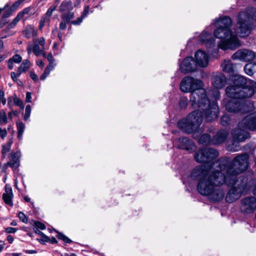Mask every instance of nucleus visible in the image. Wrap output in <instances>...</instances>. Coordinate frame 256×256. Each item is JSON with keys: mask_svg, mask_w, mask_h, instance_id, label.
<instances>
[{"mask_svg": "<svg viewBox=\"0 0 256 256\" xmlns=\"http://www.w3.org/2000/svg\"><path fill=\"white\" fill-rule=\"evenodd\" d=\"M8 134L7 130L6 128H2L0 127V138L2 140H4Z\"/></svg>", "mask_w": 256, "mask_h": 256, "instance_id": "obj_38", "label": "nucleus"}, {"mask_svg": "<svg viewBox=\"0 0 256 256\" xmlns=\"http://www.w3.org/2000/svg\"><path fill=\"white\" fill-rule=\"evenodd\" d=\"M252 192L254 194L256 195V184L254 186V188L252 189Z\"/></svg>", "mask_w": 256, "mask_h": 256, "instance_id": "obj_64", "label": "nucleus"}, {"mask_svg": "<svg viewBox=\"0 0 256 256\" xmlns=\"http://www.w3.org/2000/svg\"><path fill=\"white\" fill-rule=\"evenodd\" d=\"M230 118L227 114L223 116L221 118V123L223 126L228 125L230 122Z\"/></svg>", "mask_w": 256, "mask_h": 256, "instance_id": "obj_35", "label": "nucleus"}, {"mask_svg": "<svg viewBox=\"0 0 256 256\" xmlns=\"http://www.w3.org/2000/svg\"><path fill=\"white\" fill-rule=\"evenodd\" d=\"M72 8V3L70 0L62 2L60 6V10L62 12H64L68 10H71Z\"/></svg>", "mask_w": 256, "mask_h": 256, "instance_id": "obj_26", "label": "nucleus"}, {"mask_svg": "<svg viewBox=\"0 0 256 256\" xmlns=\"http://www.w3.org/2000/svg\"><path fill=\"white\" fill-rule=\"evenodd\" d=\"M34 226L40 230H44L46 228V226L44 224L42 223L39 222H34Z\"/></svg>", "mask_w": 256, "mask_h": 256, "instance_id": "obj_40", "label": "nucleus"}, {"mask_svg": "<svg viewBox=\"0 0 256 256\" xmlns=\"http://www.w3.org/2000/svg\"><path fill=\"white\" fill-rule=\"evenodd\" d=\"M89 6H86L85 8H84V12L82 14V17H84L85 18L87 14H88V12H89Z\"/></svg>", "mask_w": 256, "mask_h": 256, "instance_id": "obj_49", "label": "nucleus"}, {"mask_svg": "<svg viewBox=\"0 0 256 256\" xmlns=\"http://www.w3.org/2000/svg\"><path fill=\"white\" fill-rule=\"evenodd\" d=\"M31 112V107L28 104L26 106L25 113L24 115V120H27L30 115Z\"/></svg>", "mask_w": 256, "mask_h": 256, "instance_id": "obj_33", "label": "nucleus"}, {"mask_svg": "<svg viewBox=\"0 0 256 256\" xmlns=\"http://www.w3.org/2000/svg\"><path fill=\"white\" fill-rule=\"evenodd\" d=\"M48 18L46 16L43 18L41 19L40 22V28L42 29L44 26V24L46 22H48Z\"/></svg>", "mask_w": 256, "mask_h": 256, "instance_id": "obj_43", "label": "nucleus"}, {"mask_svg": "<svg viewBox=\"0 0 256 256\" xmlns=\"http://www.w3.org/2000/svg\"><path fill=\"white\" fill-rule=\"evenodd\" d=\"M244 130H256V112L246 116L239 122L238 128L232 132L234 141L243 142L249 137V134Z\"/></svg>", "mask_w": 256, "mask_h": 256, "instance_id": "obj_6", "label": "nucleus"}, {"mask_svg": "<svg viewBox=\"0 0 256 256\" xmlns=\"http://www.w3.org/2000/svg\"><path fill=\"white\" fill-rule=\"evenodd\" d=\"M5 230L7 233H14L16 232V228L8 227L6 228Z\"/></svg>", "mask_w": 256, "mask_h": 256, "instance_id": "obj_48", "label": "nucleus"}, {"mask_svg": "<svg viewBox=\"0 0 256 256\" xmlns=\"http://www.w3.org/2000/svg\"><path fill=\"white\" fill-rule=\"evenodd\" d=\"M212 84L216 89L222 88L226 84V78L223 74H220L213 77Z\"/></svg>", "mask_w": 256, "mask_h": 256, "instance_id": "obj_18", "label": "nucleus"}, {"mask_svg": "<svg viewBox=\"0 0 256 256\" xmlns=\"http://www.w3.org/2000/svg\"><path fill=\"white\" fill-rule=\"evenodd\" d=\"M68 22L66 20V19L64 18V20L61 22L60 26V28L61 30H64L66 28V24Z\"/></svg>", "mask_w": 256, "mask_h": 256, "instance_id": "obj_47", "label": "nucleus"}, {"mask_svg": "<svg viewBox=\"0 0 256 256\" xmlns=\"http://www.w3.org/2000/svg\"><path fill=\"white\" fill-rule=\"evenodd\" d=\"M8 123V118L4 110L0 112V124L4 125Z\"/></svg>", "mask_w": 256, "mask_h": 256, "instance_id": "obj_30", "label": "nucleus"}, {"mask_svg": "<svg viewBox=\"0 0 256 256\" xmlns=\"http://www.w3.org/2000/svg\"><path fill=\"white\" fill-rule=\"evenodd\" d=\"M8 130H12V134L8 137L6 142L2 146V153L4 158L6 156L7 153L10 151L12 145L14 142V130L11 125L8 126Z\"/></svg>", "mask_w": 256, "mask_h": 256, "instance_id": "obj_16", "label": "nucleus"}, {"mask_svg": "<svg viewBox=\"0 0 256 256\" xmlns=\"http://www.w3.org/2000/svg\"><path fill=\"white\" fill-rule=\"evenodd\" d=\"M232 80L234 84L226 90V93L230 98H248L251 97L256 90V82L252 80L248 82L242 76L235 74Z\"/></svg>", "mask_w": 256, "mask_h": 256, "instance_id": "obj_5", "label": "nucleus"}, {"mask_svg": "<svg viewBox=\"0 0 256 256\" xmlns=\"http://www.w3.org/2000/svg\"><path fill=\"white\" fill-rule=\"evenodd\" d=\"M21 153L20 151L12 152L9 156V160L6 164V166H9L13 170L16 169L20 166V158Z\"/></svg>", "mask_w": 256, "mask_h": 256, "instance_id": "obj_17", "label": "nucleus"}, {"mask_svg": "<svg viewBox=\"0 0 256 256\" xmlns=\"http://www.w3.org/2000/svg\"><path fill=\"white\" fill-rule=\"evenodd\" d=\"M18 217L20 219L24 222L26 223L28 222V219L26 215L22 212L18 213Z\"/></svg>", "mask_w": 256, "mask_h": 256, "instance_id": "obj_42", "label": "nucleus"}, {"mask_svg": "<svg viewBox=\"0 0 256 256\" xmlns=\"http://www.w3.org/2000/svg\"><path fill=\"white\" fill-rule=\"evenodd\" d=\"M244 70L245 72L249 76H252L256 71V64H246L244 68Z\"/></svg>", "mask_w": 256, "mask_h": 256, "instance_id": "obj_25", "label": "nucleus"}, {"mask_svg": "<svg viewBox=\"0 0 256 256\" xmlns=\"http://www.w3.org/2000/svg\"><path fill=\"white\" fill-rule=\"evenodd\" d=\"M22 2V0H18L15 2L11 6V10H15L20 5Z\"/></svg>", "mask_w": 256, "mask_h": 256, "instance_id": "obj_41", "label": "nucleus"}, {"mask_svg": "<svg viewBox=\"0 0 256 256\" xmlns=\"http://www.w3.org/2000/svg\"><path fill=\"white\" fill-rule=\"evenodd\" d=\"M44 44L45 40L44 38H40L38 40H34L32 48H31V46L28 48V53L30 54L32 49V51L36 56H38L41 54V53L44 50Z\"/></svg>", "mask_w": 256, "mask_h": 256, "instance_id": "obj_15", "label": "nucleus"}, {"mask_svg": "<svg viewBox=\"0 0 256 256\" xmlns=\"http://www.w3.org/2000/svg\"><path fill=\"white\" fill-rule=\"evenodd\" d=\"M84 18V17H82V16H81L80 17L78 18L76 20L72 21V23L73 24H75V25L80 24L82 22Z\"/></svg>", "mask_w": 256, "mask_h": 256, "instance_id": "obj_44", "label": "nucleus"}, {"mask_svg": "<svg viewBox=\"0 0 256 256\" xmlns=\"http://www.w3.org/2000/svg\"><path fill=\"white\" fill-rule=\"evenodd\" d=\"M221 66L223 71L231 73L233 72V66L230 60H224Z\"/></svg>", "mask_w": 256, "mask_h": 256, "instance_id": "obj_24", "label": "nucleus"}, {"mask_svg": "<svg viewBox=\"0 0 256 256\" xmlns=\"http://www.w3.org/2000/svg\"><path fill=\"white\" fill-rule=\"evenodd\" d=\"M210 141V137L208 134H202L198 139V142L201 144H207Z\"/></svg>", "mask_w": 256, "mask_h": 256, "instance_id": "obj_28", "label": "nucleus"}, {"mask_svg": "<svg viewBox=\"0 0 256 256\" xmlns=\"http://www.w3.org/2000/svg\"><path fill=\"white\" fill-rule=\"evenodd\" d=\"M32 8L30 7H28L24 8L22 10L19 12L18 14L22 18L25 16H30L33 14L34 12L31 11Z\"/></svg>", "mask_w": 256, "mask_h": 256, "instance_id": "obj_27", "label": "nucleus"}, {"mask_svg": "<svg viewBox=\"0 0 256 256\" xmlns=\"http://www.w3.org/2000/svg\"><path fill=\"white\" fill-rule=\"evenodd\" d=\"M24 252L25 253L28 254H33L36 253V250H24Z\"/></svg>", "mask_w": 256, "mask_h": 256, "instance_id": "obj_56", "label": "nucleus"}, {"mask_svg": "<svg viewBox=\"0 0 256 256\" xmlns=\"http://www.w3.org/2000/svg\"><path fill=\"white\" fill-rule=\"evenodd\" d=\"M23 133L24 132H18V138L19 140H22V136H23Z\"/></svg>", "mask_w": 256, "mask_h": 256, "instance_id": "obj_59", "label": "nucleus"}, {"mask_svg": "<svg viewBox=\"0 0 256 256\" xmlns=\"http://www.w3.org/2000/svg\"><path fill=\"white\" fill-rule=\"evenodd\" d=\"M248 156L243 154L236 157L230 163L226 159H222L208 168L202 166L196 168L191 176L198 180L197 188L199 193L208 196L212 201L218 202L224 196L220 186L226 184L231 188L226 196V201L231 203L238 200L246 183V180L239 175L248 168Z\"/></svg>", "mask_w": 256, "mask_h": 256, "instance_id": "obj_1", "label": "nucleus"}, {"mask_svg": "<svg viewBox=\"0 0 256 256\" xmlns=\"http://www.w3.org/2000/svg\"><path fill=\"white\" fill-rule=\"evenodd\" d=\"M38 66L40 67H44V64L42 60H38L36 62Z\"/></svg>", "mask_w": 256, "mask_h": 256, "instance_id": "obj_58", "label": "nucleus"}, {"mask_svg": "<svg viewBox=\"0 0 256 256\" xmlns=\"http://www.w3.org/2000/svg\"><path fill=\"white\" fill-rule=\"evenodd\" d=\"M254 9L250 8L248 12H241L237 16L236 24L234 26V32L240 37L248 36L253 26V18L250 14Z\"/></svg>", "mask_w": 256, "mask_h": 256, "instance_id": "obj_7", "label": "nucleus"}, {"mask_svg": "<svg viewBox=\"0 0 256 256\" xmlns=\"http://www.w3.org/2000/svg\"><path fill=\"white\" fill-rule=\"evenodd\" d=\"M24 35L27 38L36 36L37 31L32 25L28 26L23 31Z\"/></svg>", "mask_w": 256, "mask_h": 256, "instance_id": "obj_21", "label": "nucleus"}, {"mask_svg": "<svg viewBox=\"0 0 256 256\" xmlns=\"http://www.w3.org/2000/svg\"><path fill=\"white\" fill-rule=\"evenodd\" d=\"M198 68L194 60L190 56L185 58L180 65V69L184 73L195 71Z\"/></svg>", "mask_w": 256, "mask_h": 256, "instance_id": "obj_13", "label": "nucleus"}, {"mask_svg": "<svg viewBox=\"0 0 256 256\" xmlns=\"http://www.w3.org/2000/svg\"><path fill=\"white\" fill-rule=\"evenodd\" d=\"M32 94L30 92H27L26 94V102H31Z\"/></svg>", "mask_w": 256, "mask_h": 256, "instance_id": "obj_50", "label": "nucleus"}, {"mask_svg": "<svg viewBox=\"0 0 256 256\" xmlns=\"http://www.w3.org/2000/svg\"><path fill=\"white\" fill-rule=\"evenodd\" d=\"M18 112L16 110H14V111L12 110L8 113V116L10 120H12V116H18Z\"/></svg>", "mask_w": 256, "mask_h": 256, "instance_id": "obj_46", "label": "nucleus"}, {"mask_svg": "<svg viewBox=\"0 0 256 256\" xmlns=\"http://www.w3.org/2000/svg\"><path fill=\"white\" fill-rule=\"evenodd\" d=\"M14 240V238L10 235H9L7 236V240L10 244H12Z\"/></svg>", "mask_w": 256, "mask_h": 256, "instance_id": "obj_57", "label": "nucleus"}, {"mask_svg": "<svg viewBox=\"0 0 256 256\" xmlns=\"http://www.w3.org/2000/svg\"><path fill=\"white\" fill-rule=\"evenodd\" d=\"M47 59L49 62H54V58L52 56V55L51 53L49 54L47 56Z\"/></svg>", "mask_w": 256, "mask_h": 256, "instance_id": "obj_53", "label": "nucleus"}, {"mask_svg": "<svg viewBox=\"0 0 256 256\" xmlns=\"http://www.w3.org/2000/svg\"><path fill=\"white\" fill-rule=\"evenodd\" d=\"M64 255V256H76L74 253H66Z\"/></svg>", "mask_w": 256, "mask_h": 256, "instance_id": "obj_62", "label": "nucleus"}, {"mask_svg": "<svg viewBox=\"0 0 256 256\" xmlns=\"http://www.w3.org/2000/svg\"><path fill=\"white\" fill-rule=\"evenodd\" d=\"M227 136V133L224 131H220L216 134L214 138L213 142L215 144H219L226 140Z\"/></svg>", "mask_w": 256, "mask_h": 256, "instance_id": "obj_22", "label": "nucleus"}, {"mask_svg": "<svg viewBox=\"0 0 256 256\" xmlns=\"http://www.w3.org/2000/svg\"><path fill=\"white\" fill-rule=\"evenodd\" d=\"M22 72H24L22 70L19 68H18V70H17V72L16 74V75L18 77H19L20 76V75L21 74Z\"/></svg>", "mask_w": 256, "mask_h": 256, "instance_id": "obj_60", "label": "nucleus"}, {"mask_svg": "<svg viewBox=\"0 0 256 256\" xmlns=\"http://www.w3.org/2000/svg\"><path fill=\"white\" fill-rule=\"evenodd\" d=\"M54 10V8H50L47 11V12L46 14V17H50V16L52 15V12H53V11Z\"/></svg>", "mask_w": 256, "mask_h": 256, "instance_id": "obj_51", "label": "nucleus"}, {"mask_svg": "<svg viewBox=\"0 0 256 256\" xmlns=\"http://www.w3.org/2000/svg\"><path fill=\"white\" fill-rule=\"evenodd\" d=\"M179 142L180 144L178 148L182 149H185L186 150L191 151L194 150V145L193 142L186 138H180Z\"/></svg>", "mask_w": 256, "mask_h": 256, "instance_id": "obj_20", "label": "nucleus"}, {"mask_svg": "<svg viewBox=\"0 0 256 256\" xmlns=\"http://www.w3.org/2000/svg\"><path fill=\"white\" fill-rule=\"evenodd\" d=\"M209 56L204 50H198L194 54V61L198 66L205 68L208 66Z\"/></svg>", "mask_w": 256, "mask_h": 256, "instance_id": "obj_12", "label": "nucleus"}, {"mask_svg": "<svg viewBox=\"0 0 256 256\" xmlns=\"http://www.w3.org/2000/svg\"><path fill=\"white\" fill-rule=\"evenodd\" d=\"M54 62H50L49 64L46 68L48 69L49 70L51 71L54 68Z\"/></svg>", "mask_w": 256, "mask_h": 256, "instance_id": "obj_55", "label": "nucleus"}, {"mask_svg": "<svg viewBox=\"0 0 256 256\" xmlns=\"http://www.w3.org/2000/svg\"><path fill=\"white\" fill-rule=\"evenodd\" d=\"M255 57V53L247 49L240 50L232 56V58L233 60H240L244 62L252 61L254 60Z\"/></svg>", "mask_w": 256, "mask_h": 256, "instance_id": "obj_10", "label": "nucleus"}, {"mask_svg": "<svg viewBox=\"0 0 256 256\" xmlns=\"http://www.w3.org/2000/svg\"><path fill=\"white\" fill-rule=\"evenodd\" d=\"M22 19L20 16L18 14L14 19L8 24V28H14L17 23Z\"/></svg>", "mask_w": 256, "mask_h": 256, "instance_id": "obj_32", "label": "nucleus"}, {"mask_svg": "<svg viewBox=\"0 0 256 256\" xmlns=\"http://www.w3.org/2000/svg\"><path fill=\"white\" fill-rule=\"evenodd\" d=\"M10 76H11V78H12V80L14 81V82H17L18 81V80L17 79V76L16 75V74L12 72H11L10 74Z\"/></svg>", "mask_w": 256, "mask_h": 256, "instance_id": "obj_52", "label": "nucleus"}, {"mask_svg": "<svg viewBox=\"0 0 256 256\" xmlns=\"http://www.w3.org/2000/svg\"><path fill=\"white\" fill-rule=\"evenodd\" d=\"M203 86V82L200 80L191 76L183 78L180 85V90L182 92H191L190 102L192 106H198L202 108L204 106H206V102H208V100Z\"/></svg>", "mask_w": 256, "mask_h": 256, "instance_id": "obj_4", "label": "nucleus"}, {"mask_svg": "<svg viewBox=\"0 0 256 256\" xmlns=\"http://www.w3.org/2000/svg\"><path fill=\"white\" fill-rule=\"evenodd\" d=\"M211 32L212 31L208 32L207 29L204 30L198 36V42L206 44L208 48L212 47L214 46L215 42Z\"/></svg>", "mask_w": 256, "mask_h": 256, "instance_id": "obj_14", "label": "nucleus"}, {"mask_svg": "<svg viewBox=\"0 0 256 256\" xmlns=\"http://www.w3.org/2000/svg\"><path fill=\"white\" fill-rule=\"evenodd\" d=\"M212 94L215 100L210 104L208 100V102H206V106H204V108L198 106L193 107L198 108V110L178 122V126L180 129L187 133L194 132L202 122V112L204 113L205 119L208 122H211L217 118L219 111L216 100L219 98L220 94L218 90H214Z\"/></svg>", "mask_w": 256, "mask_h": 256, "instance_id": "obj_2", "label": "nucleus"}, {"mask_svg": "<svg viewBox=\"0 0 256 256\" xmlns=\"http://www.w3.org/2000/svg\"><path fill=\"white\" fill-rule=\"evenodd\" d=\"M0 102H2L3 105L6 104V99L4 98V91L2 90H0Z\"/></svg>", "mask_w": 256, "mask_h": 256, "instance_id": "obj_39", "label": "nucleus"}, {"mask_svg": "<svg viewBox=\"0 0 256 256\" xmlns=\"http://www.w3.org/2000/svg\"><path fill=\"white\" fill-rule=\"evenodd\" d=\"M218 156V152L213 148H204L199 150L195 154L194 158L198 162H208Z\"/></svg>", "mask_w": 256, "mask_h": 256, "instance_id": "obj_8", "label": "nucleus"}, {"mask_svg": "<svg viewBox=\"0 0 256 256\" xmlns=\"http://www.w3.org/2000/svg\"><path fill=\"white\" fill-rule=\"evenodd\" d=\"M180 106L182 108H185L188 104V99L186 98H182L179 102Z\"/></svg>", "mask_w": 256, "mask_h": 256, "instance_id": "obj_37", "label": "nucleus"}, {"mask_svg": "<svg viewBox=\"0 0 256 256\" xmlns=\"http://www.w3.org/2000/svg\"><path fill=\"white\" fill-rule=\"evenodd\" d=\"M241 210L246 214L253 212L256 210V198L254 197H247L241 200Z\"/></svg>", "mask_w": 256, "mask_h": 256, "instance_id": "obj_11", "label": "nucleus"}, {"mask_svg": "<svg viewBox=\"0 0 256 256\" xmlns=\"http://www.w3.org/2000/svg\"><path fill=\"white\" fill-rule=\"evenodd\" d=\"M22 60V57L18 54H14L12 58H10L8 62V68L12 70L14 68V63L18 64Z\"/></svg>", "mask_w": 256, "mask_h": 256, "instance_id": "obj_23", "label": "nucleus"}, {"mask_svg": "<svg viewBox=\"0 0 256 256\" xmlns=\"http://www.w3.org/2000/svg\"><path fill=\"white\" fill-rule=\"evenodd\" d=\"M31 66L30 62L27 60H24L19 68L24 72L28 70Z\"/></svg>", "mask_w": 256, "mask_h": 256, "instance_id": "obj_29", "label": "nucleus"}, {"mask_svg": "<svg viewBox=\"0 0 256 256\" xmlns=\"http://www.w3.org/2000/svg\"><path fill=\"white\" fill-rule=\"evenodd\" d=\"M57 236L59 239L62 240L65 243H70L72 242V240L69 238L62 234L58 232Z\"/></svg>", "mask_w": 256, "mask_h": 256, "instance_id": "obj_36", "label": "nucleus"}, {"mask_svg": "<svg viewBox=\"0 0 256 256\" xmlns=\"http://www.w3.org/2000/svg\"><path fill=\"white\" fill-rule=\"evenodd\" d=\"M4 242H3V241H0V252L2 251V250H3V248H4Z\"/></svg>", "mask_w": 256, "mask_h": 256, "instance_id": "obj_61", "label": "nucleus"}, {"mask_svg": "<svg viewBox=\"0 0 256 256\" xmlns=\"http://www.w3.org/2000/svg\"><path fill=\"white\" fill-rule=\"evenodd\" d=\"M74 14L73 12H69L67 16L64 18V19H66V20L67 22H68L70 20L74 18Z\"/></svg>", "mask_w": 256, "mask_h": 256, "instance_id": "obj_45", "label": "nucleus"}, {"mask_svg": "<svg viewBox=\"0 0 256 256\" xmlns=\"http://www.w3.org/2000/svg\"><path fill=\"white\" fill-rule=\"evenodd\" d=\"M47 74H46L44 72L40 76V78L42 80H44L46 79V78L47 76Z\"/></svg>", "mask_w": 256, "mask_h": 256, "instance_id": "obj_63", "label": "nucleus"}, {"mask_svg": "<svg viewBox=\"0 0 256 256\" xmlns=\"http://www.w3.org/2000/svg\"><path fill=\"white\" fill-rule=\"evenodd\" d=\"M13 196L12 188L8 184H6L5 186V192L2 194L3 200L6 204L12 206H13L12 201Z\"/></svg>", "mask_w": 256, "mask_h": 256, "instance_id": "obj_19", "label": "nucleus"}, {"mask_svg": "<svg viewBox=\"0 0 256 256\" xmlns=\"http://www.w3.org/2000/svg\"><path fill=\"white\" fill-rule=\"evenodd\" d=\"M232 24V20L228 16L220 18L214 21V24L216 28L214 32V35L220 40L218 46L224 50H235L240 45L238 38L231 30Z\"/></svg>", "mask_w": 256, "mask_h": 256, "instance_id": "obj_3", "label": "nucleus"}, {"mask_svg": "<svg viewBox=\"0 0 256 256\" xmlns=\"http://www.w3.org/2000/svg\"><path fill=\"white\" fill-rule=\"evenodd\" d=\"M13 100L14 104L16 106H19L22 110H24V105L23 104V102L20 98L14 96L13 98Z\"/></svg>", "mask_w": 256, "mask_h": 256, "instance_id": "obj_31", "label": "nucleus"}, {"mask_svg": "<svg viewBox=\"0 0 256 256\" xmlns=\"http://www.w3.org/2000/svg\"><path fill=\"white\" fill-rule=\"evenodd\" d=\"M244 101L240 98H230L227 100L225 98L224 102H226V110L232 112H236L240 111L244 112L246 110V106L244 104Z\"/></svg>", "mask_w": 256, "mask_h": 256, "instance_id": "obj_9", "label": "nucleus"}, {"mask_svg": "<svg viewBox=\"0 0 256 256\" xmlns=\"http://www.w3.org/2000/svg\"><path fill=\"white\" fill-rule=\"evenodd\" d=\"M18 132H24L25 128V125L20 120L16 122Z\"/></svg>", "mask_w": 256, "mask_h": 256, "instance_id": "obj_34", "label": "nucleus"}, {"mask_svg": "<svg viewBox=\"0 0 256 256\" xmlns=\"http://www.w3.org/2000/svg\"><path fill=\"white\" fill-rule=\"evenodd\" d=\"M30 76L31 77V78L35 82H36L38 80V77H37V76L36 74H35L34 72H30Z\"/></svg>", "mask_w": 256, "mask_h": 256, "instance_id": "obj_54", "label": "nucleus"}]
</instances>
